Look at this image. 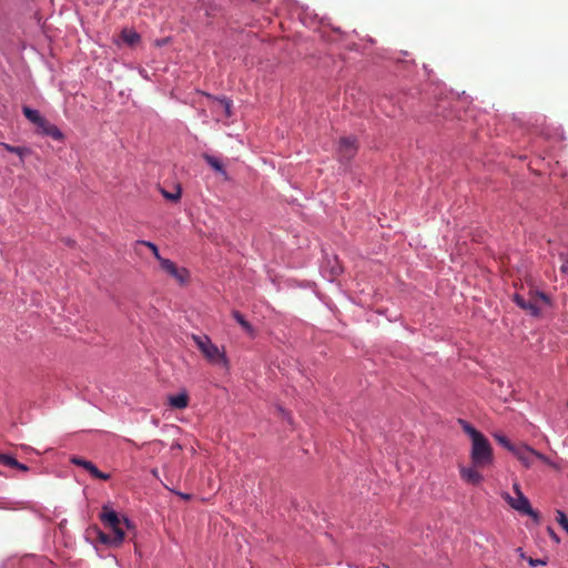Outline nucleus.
I'll return each mask as SVG.
<instances>
[{
    "label": "nucleus",
    "mask_w": 568,
    "mask_h": 568,
    "mask_svg": "<svg viewBox=\"0 0 568 568\" xmlns=\"http://www.w3.org/2000/svg\"><path fill=\"white\" fill-rule=\"evenodd\" d=\"M100 520L104 527L109 528L112 532L111 539L113 547L118 548L124 541L125 528L130 530L133 527L128 517H120L110 505H103L100 513Z\"/></svg>",
    "instance_id": "1"
},
{
    "label": "nucleus",
    "mask_w": 568,
    "mask_h": 568,
    "mask_svg": "<svg viewBox=\"0 0 568 568\" xmlns=\"http://www.w3.org/2000/svg\"><path fill=\"white\" fill-rule=\"evenodd\" d=\"M192 339L197 346L199 351L211 364L220 365L221 367L229 368L230 359L224 349L219 348L216 344H213L212 339L207 335H193Z\"/></svg>",
    "instance_id": "2"
},
{
    "label": "nucleus",
    "mask_w": 568,
    "mask_h": 568,
    "mask_svg": "<svg viewBox=\"0 0 568 568\" xmlns=\"http://www.w3.org/2000/svg\"><path fill=\"white\" fill-rule=\"evenodd\" d=\"M470 459L475 466H478L479 468H485V466H489L493 463L494 455L491 445L484 436L483 433H478V435L475 438L474 444L470 448Z\"/></svg>",
    "instance_id": "3"
},
{
    "label": "nucleus",
    "mask_w": 568,
    "mask_h": 568,
    "mask_svg": "<svg viewBox=\"0 0 568 568\" xmlns=\"http://www.w3.org/2000/svg\"><path fill=\"white\" fill-rule=\"evenodd\" d=\"M503 498L508 503L510 508L516 509L518 513L527 514L534 518L535 521H539V514L532 509L528 497L524 494H519V496H516L515 498L509 494H504Z\"/></svg>",
    "instance_id": "4"
},
{
    "label": "nucleus",
    "mask_w": 568,
    "mask_h": 568,
    "mask_svg": "<svg viewBox=\"0 0 568 568\" xmlns=\"http://www.w3.org/2000/svg\"><path fill=\"white\" fill-rule=\"evenodd\" d=\"M358 150L357 140L353 136L341 138L338 142V156L342 161H349Z\"/></svg>",
    "instance_id": "5"
},
{
    "label": "nucleus",
    "mask_w": 568,
    "mask_h": 568,
    "mask_svg": "<svg viewBox=\"0 0 568 568\" xmlns=\"http://www.w3.org/2000/svg\"><path fill=\"white\" fill-rule=\"evenodd\" d=\"M160 266L163 271H165L169 275H172L179 283H186L189 278V271L185 268H178L176 264L173 261L166 260V257L161 258Z\"/></svg>",
    "instance_id": "6"
},
{
    "label": "nucleus",
    "mask_w": 568,
    "mask_h": 568,
    "mask_svg": "<svg viewBox=\"0 0 568 568\" xmlns=\"http://www.w3.org/2000/svg\"><path fill=\"white\" fill-rule=\"evenodd\" d=\"M514 455L526 468H530L535 464L537 450L528 445H515Z\"/></svg>",
    "instance_id": "7"
},
{
    "label": "nucleus",
    "mask_w": 568,
    "mask_h": 568,
    "mask_svg": "<svg viewBox=\"0 0 568 568\" xmlns=\"http://www.w3.org/2000/svg\"><path fill=\"white\" fill-rule=\"evenodd\" d=\"M70 462L73 465H78L87 469V471L90 473L94 478L104 479L105 481L106 479L111 478L110 474L100 471L97 465L91 463V460L80 458V456H72Z\"/></svg>",
    "instance_id": "8"
},
{
    "label": "nucleus",
    "mask_w": 568,
    "mask_h": 568,
    "mask_svg": "<svg viewBox=\"0 0 568 568\" xmlns=\"http://www.w3.org/2000/svg\"><path fill=\"white\" fill-rule=\"evenodd\" d=\"M38 130L40 133L45 134L47 136L53 138L54 141H62L64 135L55 124L49 122L48 119H44L43 115L40 114V123L38 124Z\"/></svg>",
    "instance_id": "9"
},
{
    "label": "nucleus",
    "mask_w": 568,
    "mask_h": 568,
    "mask_svg": "<svg viewBox=\"0 0 568 568\" xmlns=\"http://www.w3.org/2000/svg\"><path fill=\"white\" fill-rule=\"evenodd\" d=\"M513 301L521 307V310L527 311L530 315L538 316L540 315L541 308L536 304L535 301H531V296L529 300H526L525 296L519 295V293H515L513 296Z\"/></svg>",
    "instance_id": "10"
},
{
    "label": "nucleus",
    "mask_w": 568,
    "mask_h": 568,
    "mask_svg": "<svg viewBox=\"0 0 568 568\" xmlns=\"http://www.w3.org/2000/svg\"><path fill=\"white\" fill-rule=\"evenodd\" d=\"M478 467H475L473 464L471 467H462L460 476L464 481L469 484H479L483 480V474L477 470Z\"/></svg>",
    "instance_id": "11"
},
{
    "label": "nucleus",
    "mask_w": 568,
    "mask_h": 568,
    "mask_svg": "<svg viewBox=\"0 0 568 568\" xmlns=\"http://www.w3.org/2000/svg\"><path fill=\"white\" fill-rule=\"evenodd\" d=\"M190 403L187 393H180L175 395H169L168 404L173 408H185Z\"/></svg>",
    "instance_id": "12"
},
{
    "label": "nucleus",
    "mask_w": 568,
    "mask_h": 568,
    "mask_svg": "<svg viewBox=\"0 0 568 568\" xmlns=\"http://www.w3.org/2000/svg\"><path fill=\"white\" fill-rule=\"evenodd\" d=\"M214 110L221 112L224 116L232 115V101L227 100V98H215L214 99Z\"/></svg>",
    "instance_id": "13"
},
{
    "label": "nucleus",
    "mask_w": 568,
    "mask_h": 568,
    "mask_svg": "<svg viewBox=\"0 0 568 568\" xmlns=\"http://www.w3.org/2000/svg\"><path fill=\"white\" fill-rule=\"evenodd\" d=\"M232 316L235 321H237V323L241 325V327L246 332L248 333L250 336H254L255 334V331H254V326H252V324L250 322H247V320L245 318V316L241 313V311H237V310H234L232 312Z\"/></svg>",
    "instance_id": "14"
},
{
    "label": "nucleus",
    "mask_w": 568,
    "mask_h": 568,
    "mask_svg": "<svg viewBox=\"0 0 568 568\" xmlns=\"http://www.w3.org/2000/svg\"><path fill=\"white\" fill-rule=\"evenodd\" d=\"M120 37L123 40V42L129 45H135L141 40V36L138 33V31L129 29H124L123 31H121Z\"/></svg>",
    "instance_id": "15"
},
{
    "label": "nucleus",
    "mask_w": 568,
    "mask_h": 568,
    "mask_svg": "<svg viewBox=\"0 0 568 568\" xmlns=\"http://www.w3.org/2000/svg\"><path fill=\"white\" fill-rule=\"evenodd\" d=\"M0 145L3 146L4 150L17 154L20 161H24L26 155L31 154V150L27 149V146H14L6 144V142H0Z\"/></svg>",
    "instance_id": "16"
},
{
    "label": "nucleus",
    "mask_w": 568,
    "mask_h": 568,
    "mask_svg": "<svg viewBox=\"0 0 568 568\" xmlns=\"http://www.w3.org/2000/svg\"><path fill=\"white\" fill-rule=\"evenodd\" d=\"M203 159L207 162V164L215 170V172L226 174L223 163H221L220 159L214 158V155L204 154Z\"/></svg>",
    "instance_id": "17"
},
{
    "label": "nucleus",
    "mask_w": 568,
    "mask_h": 568,
    "mask_svg": "<svg viewBox=\"0 0 568 568\" xmlns=\"http://www.w3.org/2000/svg\"><path fill=\"white\" fill-rule=\"evenodd\" d=\"M23 115H26V118L30 120V122L33 123L38 129V124L40 123L41 116L38 110L30 109V106H23Z\"/></svg>",
    "instance_id": "18"
},
{
    "label": "nucleus",
    "mask_w": 568,
    "mask_h": 568,
    "mask_svg": "<svg viewBox=\"0 0 568 568\" xmlns=\"http://www.w3.org/2000/svg\"><path fill=\"white\" fill-rule=\"evenodd\" d=\"M459 423L462 425L463 432L469 435V437L471 439V444H474L476 442V437L479 433L478 429L473 427V425L469 424V422L460 419Z\"/></svg>",
    "instance_id": "19"
},
{
    "label": "nucleus",
    "mask_w": 568,
    "mask_h": 568,
    "mask_svg": "<svg viewBox=\"0 0 568 568\" xmlns=\"http://www.w3.org/2000/svg\"><path fill=\"white\" fill-rule=\"evenodd\" d=\"M495 439L514 455L516 445L515 443H511L508 437L504 436V434H495Z\"/></svg>",
    "instance_id": "20"
},
{
    "label": "nucleus",
    "mask_w": 568,
    "mask_h": 568,
    "mask_svg": "<svg viewBox=\"0 0 568 568\" xmlns=\"http://www.w3.org/2000/svg\"><path fill=\"white\" fill-rule=\"evenodd\" d=\"M136 244L138 245H145L146 247H149L151 250V252L153 253L154 257L158 258V261L161 263V260H162L163 256H161L160 251H159L156 244H154L152 242H148V240H138Z\"/></svg>",
    "instance_id": "21"
},
{
    "label": "nucleus",
    "mask_w": 568,
    "mask_h": 568,
    "mask_svg": "<svg viewBox=\"0 0 568 568\" xmlns=\"http://www.w3.org/2000/svg\"><path fill=\"white\" fill-rule=\"evenodd\" d=\"M530 297L531 301H535V303L538 305V301H541L544 303H550V297L546 295L545 292L539 291H530Z\"/></svg>",
    "instance_id": "22"
},
{
    "label": "nucleus",
    "mask_w": 568,
    "mask_h": 568,
    "mask_svg": "<svg viewBox=\"0 0 568 568\" xmlns=\"http://www.w3.org/2000/svg\"><path fill=\"white\" fill-rule=\"evenodd\" d=\"M556 520L557 523L568 532V518L561 509H557L556 511Z\"/></svg>",
    "instance_id": "23"
},
{
    "label": "nucleus",
    "mask_w": 568,
    "mask_h": 568,
    "mask_svg": "<svg viewBox=\"0 0 568 568\" xmlns=\"http://www.w3.org/2000/svg\"><path fill=\"white\" fill-rule=\"evenodd\" d=\"M97 539L100 540L101 544L113 546L111 534H105V531H102L100 529H97Z\"/></svg>",
    "instance_id": "24"
},
{
    "label": "nucleus",
    "mask_w": 568,
    "mask_h": 568,
    "mask_svg": "<svg viewBox=\"0 0 568 568\" xmlns=\"http://www.w3.org/2000/svg\"><path fill=\"white\" fill-rule=\"evenodd\" d=\"M0 464L14 468V466L18 465V459H14L11 455L0 454Z\"/></svg>",
    "instance_id": "25"
},
{
    "label": "nucleus",
    "mask_w": 568,
    "mask_h": 568,
    "mask_svg": "<svg viewBox=\"0 0 568 568\" xmlns=\"http://www.w3.org/2000/svg\"><path fill=\"white\" fill-rule=\"evenodd\" d=\"M161 193L166 200L178 201L181 197V186H176L174 193H170V191L166 190H161Z\"/></svg>",
    "instance_id": "26"
},
{
    "label": "nucleus",
    "mask_w": 568,
    "mask_h": 568,
    "mask_svg": "<svg viewBox=\"0 0 568 568\" xmlns=\"http://www.w3.org/2000/svg\"><path fill=\"white\" fill-rule=\"evenodd\" d=\"M536 459L542 462L546 465L551 466L552 468H557V465L555 463H552V460H550V458H548V456L540 454V452H538V450H537Z\"/></svg>",
    "instance_id": "27"
},
{
    "label": "nucleus",
    "mask_w": 568,
    "mask_h": 568,
    "mask_svg": "<svg viewBox=\"0 0 568 568\" xmlns=\"http://www.w3.org/2000/svg\"><path fill=\"white\" fill-rule=\"evenodd\" d=\"M561 257H562L564 262H562V264H561V266H560V270H561L562 272H565L566 274H568V253H567V255H566V256H565V255H561Z\"/></svg>",
    "instance_id": "28"
},
{
    "label": "nucleus",
    "mask_w": 568,
    "mask_h": 568,
    "mask_svg": "<svg viewBox=\"0 0 568 568\" xmlns=\"http://www.w3.org/2000/svg\"><path fill=\"white\" fill-rule=\"evenodd\" d=\"M547 531H548V534H549V536H550V538H551V539H554L555 541H560V539H559V537H558L557 532H556V531H554V529H551V527H548V528H547Z\"/></svg>",
    "instance_id": "29"
},
{
    "label": "nucleus",
    "mask_w": 568,
    "mask_h": 568,
    "mask_svg": "<svg viewBox=\"0 0 568 568\" xmlns=\"http://www.w3.org/2000/svg\"><path fill=\"white\" fill-rule=\"evenodd\" d=\"M513 489H514V491H515L516 496H519V493H523V491H521V489H520V485H519V483H517V481H515V483L513 484Z\"/></svg>",
    "instance_id": "30"
},
{
    "label": "nucleus",
    "mask_w": 568,
    "mask_h": 568,
    "mask_svg": "<svg viewBox=\"0 0 568 568\" xmlns=\"http://www.w3.org/2000/svg\"><path fill=\"white\" fill-rule=\"evenodd\" d=\"M538 564H542L545 566L546 561L544 560H534V558H529V565L535 567L538 566Z\"/></svg>",
    "instance_id": "31"
},
{
    "label": "nucleus",
    "mask_w": 568,
    "mask_h": 568,
    "mask_svg": "<svg viewBox=\"0 0 568 568\" xmlns=\"http://www.w3.org/2000/svg\"><path fill=\"white\" fill-rule=\"evenodd\" d=\"M13 468H17L20 470H28V465L21 464V463H19V460H17V465H14Z\"/></svg>",
    "instance_id": "32"
},
{
    "label": "nucleus",
    "mask_w": 568,
    "mask_h": 568,
    "mask_svg": "<svg viewBox=\"0 0 568 568\" xmlns=\"http://www.w3.org/2000/svg\"><path fill=\"white\" fill-rule=\"evenodd\" d=\"M180 496H182L183 499H190V495L180 494Z\"/></svg>",
    "instance_id": "33"
},
{
    "label": "nucleus",
    "mask_w": 568,
    "mask_h": 568,
    "mask_svg": "<svg viewBox=\"0 0 568 568\" xmlns=\"http://www.w3.org/2000/svg\"><path fill=\"white\" fill-rule=\"evenodd\" d=\"M173 448L178 450V448H181V445H174Z\"/></svg>",
    "instance_id": "34"
}]
</instances>
